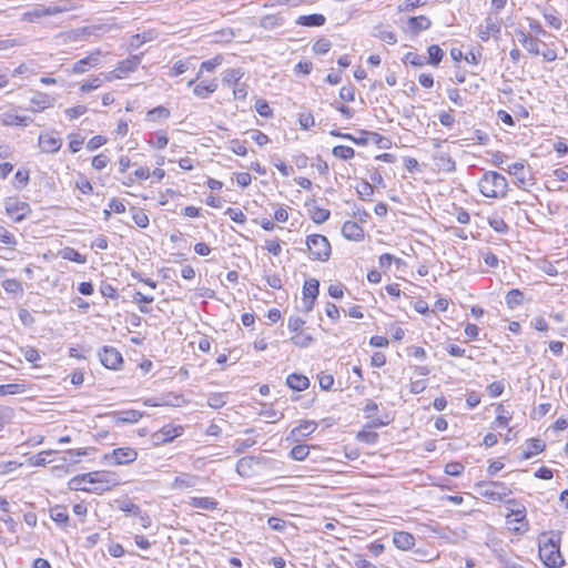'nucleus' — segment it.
I'll return each mask as SVG.
<instances>
[{
	"mask_svg": "<svg viewBox=\"0 0 568 568\" xmlns=\"http://www.w3.org/2000/svg\"><path fill=\"white\" fill-rule=\"evenodd\" d=\"M120 484V476L110 470L89 471L73 476V490L102 494Z\"/></svg>",
	"mask_w": 568,
	"mask_h": 568,
	"instance_id": "1",
	"label": "nucleus"
},
{
	"mask_svg": "<svg viewBox=\"0 0 568 568\" xmlns=\"http://www.w3.org/2000/svg\"><path fill=\"white\" fill-rule=\"evenodd\" d=\"M540 560L548 568H557L564 564L560 552V535L555 531L542 532L538 537Z\"/></svg>",
	"mask_w": 568,
	"mask_h": 568,
	"instance_id": "2",
	"label": "nucleus"
},
{
	"mask_svg": "<svg viewBox=\"0 0 568 568\" xmlns=\"http://www.w3.org/2000/svg\"><path fill=\"white\" fill-rule=\"evenodd\" d=\"M478 189L485 197L504 199L508 192V182L504 175L486 171L478 181Z\"/></svg>",
	"mask_w": 568,
	"mask_h": 568,
	"instance_id": "3",
	"label": "nucleus"
},
{
	"mask_svg": "<svg viewBox=\"0 0 568 568\" xmlns=\"http://www.w3.org/2000/svg\"><path fill=\"white\" fill-rule=\"evenodd\" d=\"M306 251L313 261L326 262L331 257L332 247L326 236L311 234L305 240Z\"/></svg>",
	"mask_w": 568,
	"mask_h": 568,
	"instance_id": "4",
	"label": "nucleus"
},
{
	"mask_svg": "<svg viewBox=\"0 0 568 568\" xmlns=\"http://www.w3.org/2000/svg\"><path fill=\"white\" fill-rule=\"evenodd\" d=\"M476 486L480 496L493 501H503L511 494V490L500 481H480Z\"/></svg>",
	"mask_w": 568,
	"mask_h": 568,
	"instance_id": "5",
	"label": "nucleus"
},
{
	"mask_svg": "<svg viewBox=\"0 0 568 568\" xmlns=\"http://www.w3.org/2000/svg\"><path fill=\"white\" fill-rule=\"evenodd\" d=\"M4 207L7 215L16 223L21 222L31 213L29 203L21 201L18 197L7 199Z\"/></svg>",
	"mask_w": 568,
	"mask_h": 568,
	"instance_id": "6",
	"label": "nucleus"
},
{
	"mask_svg": "<svg viewBox=\"0 0 568 568\" xmlns=\"http://www.w3.org/2000/svg\"><path fill=\"white\" fill-rule=\"evenodd\" d=\"M184 432L183 426L181 425H173L168 424L164 425L162 428L156 430L151 435V440L153 445L160 446L166 443H170L174 440L176 437L181 436Z\"/></svg>",
	"mask_w": 568,
	"mask_h": 568,
	"instance_id": "7",
	"label": "nucleus"
},
{
	"mask_svg": "<svg viewBox=\"0 0 568 568\" xmlns=\"http://www.w3.org/2000/svg\"><path fill=\"white\" fill-rule=\"evenodd\" d=\"M138 452L131 447H120L104 455V460L112 462L114 465H128L135 462Z\"/></svg>",
	"mask_w": 568,
	"mask_h": 568,
	"instance_id": "8",
	"label": "nucleus"
},
{
	"mask_svg": "<svg viewBox=\"0 0 568 568\" xmlns=\"http://www.w3.org/2000/svg\"><path fill=\"white\" fill-rule=\"evenodd\" d=\"M506 523L510 530L516 534H523L528 529V521L526 520V509L521 507L519 509H511L509 514L506 515Z\"/></svg>",
	"mask_w": 568,
	"mask_h": 568,
	"instance_id": "9",
	"label": "nucleus"
},
{
	"mask_svg": "<svg viewBox=\"0 0 568 568\" xmlns=\"http://www.w3.org/2000/svg\"><path fill=\"white\" fill-rule=\"evenodd\" d=\"M267 460L264 456H245L237 460L236 463V471L242 477H251L256 470L255 466L260 464H264Z\"/></svg>",
	"mask_w": 568,
	"mask_h": 568,
	"instance_id": "10",
	"label": "nucleus"
},
{
	"mask_svg": "<svg viewBox=\"0 0 568 568\" xmlns=\"http://www.w3.org/2000/svg\"><path fill=\"white\" fill-rule=\"evenodd\" d=\"M39 146L42 152L55 153L62 146V140L55 131L41 133L38 139Z\"/></svg>",
	"mask_w": 568,
	"mask_h": 568,
	"instance_id": "11",
	"label": "nucleus"
},
{
	"mask_svg": "<svg viewBox=\"0 0 568 568\" xmlns=\"http://www.w3.org/2000/svg\"><path fill=\"white\" fill-rule=\"evenodd\" d=\"M99 356L101 363L110 369H118L123 363L121 353L112 346H104Z\"/></svg>",
	"mask_w": 568,
	"mask_h": 568,
	"instance_id": "12",
	"label": "nucleus"
},
{
	"mask_svg": "<svg viewBox=\"0 0 568 568\" xmlns=\"http://www.w3.org/2000/svg\"><path fill=\"white\" fill-rule=\"evenodd\" d=\"M141 62V55L134 54L130 58L122 60L118 63V67L110 73L114 78L121 79L124 74L136 70Z\"/></svg>",
	"mask_w": 568,
	"mask_h": 568,
	"instance_id": "13",
	"label": "nucleus"
},
{
	"mask_svg": "<svg viewBox=\"0 0 568 568\" xmlns=\"http://www.w3.org/2000/svg\"><path fill=\"white\" fill-rule=\"evenodd\" d=\"M416 539L413 534L404 530H397L393 534V544L399 550H410L415 546Z\"/></svg>",
	"mask_w": 568,
	"mask_h": 568,
	"instance_id": "14",
	"label": "nucleus"
},
{
	"mask_svg": "<svg viewBox=\"0 0 568 568\" xmlns=\"http://www.w3.org/2000/svg\"><path fill=\"white\" fill-rule=\"evenodd\" d=\"M430 26L432 21L426 16L410 17L407 20L405 31L416 36L420 31L428 30Z\"/></svg>",
	"mask_w": 568,
	"mask_h": 568,
	"instance_id": "15",
	"label": "nucleus"
},
{
	"mask_svg": "<svg viewBox=\"0 0 568 568\" xmlns=\"http://www.w3.org/2000/svg\"><path fill=\"white\" fill-rule=\"evenodd\" d=\"M31 122V118L19 115L16 112L10 111L0 114V124L4 126H28Z\"/></svg>",
	"mask_w": 568,
	"mask_h": 568,
	"instance_id": "16",
	"label": "nucleus"
},
{
	"mask_svg": "<svg viewBox=\"0 0 568 568\" xmlns=\"http://www.w3.org/2000/svg\"><path fill=\"white\" fill-rule=\"evenodd\" d=\"M500 32V24L496 19L487 17L485 22L478 28V36L483 41H488L491 36Z\"/></svg>",
	"mask_w": 568,
	"mask_h": 568,
	"instance_id": "17",
	"label": "nucleus"
},
{
	"mask_svg": "<svg viewBox=\"0 0 568 568\" xmlns=\"http://www.w3.org/2000/svg\"><path fill=\"white\" fill-rule=\"evenodd\" d=\"M101 52L99 50L90 53L88 57L80 59L73 64V73H84L100 62Z\"/></svg>",
	"mask_w": 568,
	"mask_h": 568,
	"instance_id": "18",
	"label": "nucleus"
},
{
	"mask_svg": "<svg viewBox=\"0 0 568 568\" xmlns=\"http://www.w3.org/2000/svg\"><path fill=\"white\" fill-rule=\"evenodd\" d=\"M433 160L442 171L454 172L456 170V162L447 152H443L440 150L436 151L433 154Z\"/></svg>",
	"mask_w": 568,
	"mask_h": 568,
	"instance_id": "19",
	"label": "nucleus"
},
{
	"mask_svg": "<svg viewBox=\"0 0 568 568\" xmlns=\"http://www.w3.org/2000/svg\"><path fill=\"white\" fill-rule=\"evenodd\" d=\"M342 233L352 241H361L364 237L363 227L354 221H346L342 226Z\"/></svg>",
	"mask_w": 568,
	"mask_h": 568,
	"instance_id": "20",
	"label": "nucleus"
},
{
	"mask_svg": "<svg viewBox=\"0 0 568 568\" xmlns=\"http://www.w3.org/2000/svg\"><path fill=\"white\" fill-rule=\"evenodd\" d=\"M143 414L135 409L122 410L113 413L115 424H133L141 419Z\"/></svg>",
	"mask_w": 568,
	"mask_h": 568,
	"instance_id": "21",
	"label": "nucleus"
},
{
	"mask_svg": "<svg viewBox=\"0 0 568 568\" xmlns=\"http://www.w3.org/2000/svg\"><path fill=\"white\" fill-rule=\"evenodd\" d=\"M286 385L293 390L302 392L308 388L310 379L305 375L293 373L287 376Z\"/></svg>",
	"mask_w": 568,
	"mask_h": 568,
	"instance_id": "22",
	"label": "nucleus"
},
{
	"mask_svg": "<svg viewBox=\"0 0 568 568\" xmlns=\"http://www.w3.org/2000/svg\"><path fill=\"white\" fill-rule=\"evenodd\" d=\"M326 22V18L324 14L321 13H312V14H305L300 16L295 23L303 27H322Z\"/></svg>",
	"mask_w": 568,
	"mask_h": 568,
	"instance_id": "23",
	"label": "nucleus"
},
{
	"mask_svg": "<svg viewBox=\"0 0 568 568\" xmlns=\"http://www.w3.org/2000/svg\"><path fill=\"white\" fill-rule=\"evenodd\" d=\"M518 41L524 45V48L528 52H530L532 54H539V45H540L539 39L534 38L524 31H520L518 33Z\"/></svg>",
	"mask_w": 568,
	"mask_h": 568,
	"instance_id": "24",
	"label": "nucleus"
},
{
	"mask_svg": "<svg viewBox=\"0 0 568 568\" xmlns=\"http://www.w3.org/2000/svg\"><path fill=\"white\" fill-rule=\"evenodd\" d=\"M244 72L241 68L226 69L222 74V83L226 87L237 85Z\"/></svg>",
	"mask_w": 568,
	"mask_h": 568,
	"instance_id": "25",
	"label": "nucleus"
},
{
	"mask_svg": "<svg viewBox=\"0 0 568 568\" xmlns=\"http://www.w3.org/2000/svg\"><path fill=\"white\" fill-rule=\"evenodd\" d=\"M31 106L29 110L32 112H41L52 105V99L42 93L34 94L30 100Z\"/></svg>",
	"mask_w": 568,
	"mask_h": 568,
	"instance_id": "26",
	"label": "nucleus"
},
{
	"mask_svg": "<svg viewBox=\"0 0 568 568\" xmlns=\"http://www.w3.org/2000/svg\"><path fill=\"white\" fill-rule=\"evenodd\" d=\"M317 428V423L314 420H303L298 426L291 430V436L294 438L305 437L314 433Z\"/></svg>",
	"mask_w": 568,
	"mask_h": 568,
	"instance_id": "27",
	"label": "nucleus"
},
{
	"mask_svg": "<svg viewBox=\"0 0 568 568\" xmlns=\"http://www.w3.org/2000/svg\"><path fill=\"white\" fill-rule=\"evenodd\" d=\"M189 505L204 510H215L219 501L212 497H191Z\"/></svg>",
	"mask_w": 568,
	"mask_h": 568,
	"instance_id": "28",
	"label": "nucleus"
},
{
	"mask_svg": "<svg viewBox=\"0 0 568 568\" xmlns=\"http://www.w3.org/2000/svg\"><path fill=\"white\" fill-rule=\"evenodd\" d=\"M199 483V477L192 474H181L174 478L172 486L174 488H190L196 486Z\"/></svg>",
	"mask_w": 568,
	"mask_h": 568,
	"instance_id": "29",
	"label": "nucleus"
},
{
	"mask_svg": "<svg viewBox=\"0 0 568 568\" xmlns=\"http://www.w3.org/2000/svg\"><path fill=\"white\" fill-rule=\"evenodd\" d=\"M546 444L539 438H530L527 440V450L523 453V459H529L532 456L541 453Z\"/></svg>",
	"mask_w": 568,
	"mask_h": 568,
	"instance_id": "30",
	"label": "nucleus"
},
{
	"mask_svg": "<svg viewBox=\"0 0 568 568\" xmlns=\"http://www.w3.org/2000/svg\"><path fill=\"white\" fill-rule=\"evenodd\" d=\"M54 457L52 459L54 460V465L52 466V473L57 477H61L69 473L70 470V464L67 462L65 457L59 453H54Z\"/></svg>",
	"mask_w": 568,
	"mask_h": 568,
	"instance_id": "31",
	"label": "nucleus"
},
{
	"mask_svg": "<svg viewBox=\"0 0 568 568\" xmlns=\"http://www.w3.org/2000/svg\"><path fill=\"white\" fill-rule=\"evenodd\" d=\"M50 517L60 526H67L69 521V514L65 506L57 505L50 508Z\"/></svg>",
	"mask_w": 568,
	"mask_h": 568,
	"instance_id": "32",
	"label": "nucleus"
},
{
	"mask_svg": "<svg viewBox=\"0 0 568 568\" xmlns=\"http://www.w3.org/2000/svg\"><path fill=\"white\" fill-rule=\"evenodd\" d=\"M193 87V93L200 99H207L217 89V83L212 81L209 84L195 83Z\"/></svg>",
	"mask_w": 568,
	"mask_h": 568,
	"instance_id": "33",
	"label": "nucleus"
},
{
	"mask_svg": "<svg viewBox=\"0 0 568 568\" xmlns=\"http://www.w3.org/2000/svg\"><path fill=\"white\" fill-rule=\"evenodd\" d=\"M525 165L523 162H516L506 169V172L510 175H514L517 180V184L520 187H524L526 185V176L524 174Z\"/></svg>",
	"mask_w": 568,
	"mask_h": 568,
	"instance_id": "34",
	"label": "nucleus"
},
{
	"mask_svg": "<svg viewBox=\"0 0 568 568\" xmlns=\"http://www.w3.org/2000/svg\"><path fill=\"white\" fill-rule=\"evenodd\" d=\"M505 301L508 308L514 310L524 303L525 295L520 290L513 288L506 294Z\"/></svg>",
	"mask_w": 568,
	"mask_h": 568,
	"instance_id": "35",
	"label": "nucleus"
},
{
	"mask_svg": "<svg viewBox=\"0 0 568 568\" xmlns=\"http://www.w3.org/2000/svg\"><path fill=\"white\" fill-rule=\"evenodd\" d=\"M372 36L388 44H395L397 42L396 34L392 30L383 28V26L375 27Z\"/></svg>",
	"mask_w": 568,
	"mask_h": 568,
	"instance_id": "36",
	"label": "nucleus"
},
{
	"mask_svg": "<svg viewBox=\"0 0 568 568\" xmlns=\"http://www.w3.org/2000/svg\"><path fill=\"white\" fill-rule=\"evenodd\" d=\"M320 293V282L316 278H308L303 285V296L308 297L313 301L317 298Z\"/></svg>",
	"mask_w": 568,
	"mask_h": 568,
	"instance_id": "37",
	"label": "nucleus"
},
{
	"mask_svg": "<svg viewBox=\"0 0 568 568\" xmlns=\"http://www.w3.org/2000/svg\"><path fill=\"white\" fill-rule=\"evenodd\" d=\"M97 453L98 450L94 447L73 449V465L81 463L82 458L93 460L97 456Z\"/></svg>",
	"mask_w": 568,
	"mask_h": 568,
	"instance_id": "38",
	"label": "nucleus"
},
{
	"mask_svg": "<svg viewBox=\"0 0 568 568\" xmlns=\"http://www.w3.org/2000/svg\"><path fill=\"white\" fill-rule=\"evenodd\" d=\"M428 59L426 62L432 65H438L444 57L443 50L437 44H432L427 49Z\"/></svg>",
	"mask_w": 568,
	"mask_h": 568,
	"instance_id": "39",
	"label": "nucleus"
},
{
	"mask_svg": "<svg viewBox=\"0 0 568 568\" xmlns=\"http://www.w3.org/2000/svg\"><path fill=\"white\" fill-rule=\"evenodd\" d=\"M310 215L314 223L322 224L329 219L331 212L329 210L314 206L312 210H310Z\"/></svg>",
	"mask_w": 568,
	"mask_h": 568,
	"instance_id": "40",
	"label": "nucleus"
},
{
	"mask_svg": "<svg viewBox=\"0 0 568 568\" xmlns=\"http://www.w3.org/2000/svg\"><path fill=\"white\" fill-rule=\"evenodd\" d=\"M227 393H212L207 397V405L211 408L219 409L226 404Z\"/></svg>",
	"mask_w": 568,
	"mask_h": 568,
	"instance_id": "41",
	"label": "nucleus"
},
{
	"mask_svg": "<svg viewBox=\"0 0 568 568\" xmlns=\"http://www.w3.org/2000/svg\"><path fill=\"white\" fill-rule=\"evenodd\" d=\"M132 220L141 229H145L150 224L149 216L141 209L132 207Z\"/></svg>",
	"mask_w": 568,
	"mask_h": 568,
	"instance_id": "42",
	"label": "nucleus"
},
{
	"mask_svg": "<svg viewBox=\"0 0 568 568\" xmlns=\"http://www.w3.org/2000/svg\"><path fill=\"white\" fill-rule=\"evenodd\" d=\"M54 455L51 452H41L37 455H33L29 458V464L31 466H44L47 463H53L55 459H48V457Z\"/></svg>",
	"mask_w": 568,
	"mask_h": 568,
	"instance_id": "43",
	"label": "nucleus"
},
{
	"mask_svg": "<svg viewBox=\"0 0 568 568\" xmlns=\"http://www.w3.org/2000/svg\"><path fill=\"white\" fill-rule=\"evenodd\" d=\"M403 62L406 63V64H410L413 67H423L425 65L427 62H426V58L424 55H420L418 53H415V52H407L404 57H403Z\"/></svg>",
	"mask_w": 568,
	"mask_h": 568,
	"instance_id": "44",
	"label": "nucleus"
},
{
	"mask_svg": "<svg viewBox=\"0 0 568 568\" xmlns=\"http://www.w3.org/2000/svg\"><path fill=\"white\" fill-rule=\"evenodd\" d=\"M310 454V447L307 445H296L290 452V457L294 460H305Z\"/></svg>",
	"mask_w": 568,
	"mask_h": 568,
	"instance_id": "45",
	"label": "nucleus"
},
{
	"mask_svg": "<svg viewBox=\"0 0 568 568\" xmlns=\"http://www.w3.org/2000/svg\"><path fill=\"white\" fill-rule=\"evenodd\" d=\"M333 155L343 160H349L354 158L355 151L351 146L346 145H336L333 148L332 151Z\"/></svg>",
	"mask_w": 568,
	"mask_h": 568,
	"instance_id": "46",
	"label": "nucleus"
},
{
	"mask_svg": "<svg viewBox=\"0 0 568 568\" xmlns=\"http://www.w3.org/2000/svg\"><path fill=\"white\" fill-rule=\"evenodd\" d=\"M291 342L295 346L306 348L312 344L313 337L310 334H303L302 332H297V334L291 337Z\"/></svg>",
	"mask_w": 568,
	"mask_h": 568,
	"instance_id": "47",
	"label": "nucleus"
},
{
	"mask_svg": "<svg viewBox=\"0 0 568 568\" xmlns=\"http://www.w3.org/2000/svg\"><path fill=\"white\" fill-rule=\"evenodd\" d=\"M356 192L362 200H367L374 194V187L369 182L362 180L356 186Z\"/></svg>",
	"mask_w": 568,
	"mask_h": 568,
	"instance_id": "48",
	"label": "nucleus"
},
{
	"mask_svg": "<svg viewBox=\"0 0 568 568\" xmlns=\"http://www.w3.org/2000/svg\"><path fill=\"white\" fill-rule=\"evenodd\" d=\"M2 287L7 293L17 294L22 293L23 288L20 281L16 278H7L2 282Z\"/></svg>",
	"mask_w": 568,
	"mask_h": 568,
	"instance_id": "49",
	"label": "nucleus"
},
{
	"mask_svg": "<svg viewBox=\"0 0 568 568\" xmlns=\"http://www.w3.org/2000/svg\"><path fill=\"white\" fill-rule=\"evenodd\" d=\"M224 58L221 54L215 55L210 60H205L201 63V71L213 72L223 62Z\"/></svg>",
	"mask_w": 568,
	"mask_h": 568,
	"instance_id": "50",
	"label": "nucleus"
},
{
	"mask_svg": "<svg viewBox=\"0 0 568 568\" xmlns=\"http://www.w3.org/2000/svg\"><path fill=\"white\" fill-rule=\"evenodd\" d=\"M0 242L10 248H14L17 240L3 225L0 224Z\"/></svg>",
	"mask_w": 568,
	"mask_h": 568,
	"instance_id": "51",
	"label": "nucleus"
},
{
	"mask_svg": "<svg viewBox=\"0 0 568 568\" xmlns=\"http://www.w3.org/2000/svg\"><path fill=\"white\" fill-rule=\"evenodd\" d=\"M150 143L154 148H156L159 150H162V149H164L168 145L169 138H168V135L164 132H156L151 138Z\"/></svg>",
	"mask_w": 568,
	"mask_h": 568,
	"instance_id": "52",
	"label": "nucleus"
},
{
	"mask_svg": "<svg viewBox=\"0 0 568 568\" xmlns=\"http://www.w3.org/2000/svg\"><path fill=\"white\" fill-rule=\"evenodd\" d=\"M170 116V110L160 105L150 110L146 114L148 120L155 121L158 118L168 119Z\"/></svg>",
	"mask_w": 568,
	"mask_h": 568,
	"instance_id": "53",
	"label": "nucleus"
},
{
	"mask_svg": "<svg viewBox=\"0 0 568 568\" xmlns=\"http://www.w3.org/2000/svg\"><path fill=\"white\" fill-rule=\"evenodd\" d=\"M255 444L256 440L254 438L236 439L234 443V453L240 455Z\"/></svg>",
	"mask_w": 568,
	"mask_h": 568,
	"instance_id": "54",
	"label": "nucleus"
},
{
	"mask_svg": "<svg viewBox=\"0 0 568 568\" xmlns=\"http://www.w3.org/2000/svg\"><path fill=\"white\" fill-rule=\"evenodd\" d=\"M465 467L459 462H450L445 466V473L453 477H458L463 474Z\"/></svg>",
	"mask_w": 568,
	"mask_h": 568,
	"instance_id": "55",
	"label": "nucleus"
},
{
	"mask_svg": "<svg viewBox=\"0 0 568 568\" xmlns=\"http://www.w3.org/2000/svg\"><path fill=\"white\" fill-rule=\"evenodd\" d=\"M255 110L263 118H271L273 115V111H272L271 106L263 99H258L255 102Z\"/></svg>",
	"mask_w": 568,
	"mask_h": 568,
	"instance_id": "56",
	"label": "nucleus"
},
{
	"mask_svg": "<svg viewBox=\"0 0 568 568\" xmlns=\"http://www.w3.org/2000/svg\"><path fill=\"white\" fill-rule=\"evenodd\" d=\"M119 508L122 511L133 515V516L141 515V508L136 504L132 503L131 500L121 501L119 505Z\"/></svg>",
	"mask_w": 568,
	"mask_h": 568,
	"instance_id": "57",
	"label": "nucleus"
},
{
	"mask_svg": "<svg viewBox=\"0 0 568 568\" xmlns=\"http://www.w3.org/2000/svg\"><path fill=\"white\" fill-rule=\"evenodd\" d=\"M332 43L328 39L322 38L313 44V51L316 54H325L329 51Z\"/></svg>",
	"mask_w": 568,
	"mask_h": 568,
	"instance_id": "58",
	"label": "nucleus"
},
{
	"mask_svg": "<svg viewBox=\"0 0 568 568\" xmlns=\"http://www.w3.org/2000/svg\"><path fill=\"white\" fill-rule=\"evenodd\" d=\"M393 262L400 264L402 260L395 257L394 255H392L389 253L382 254L378 260L379 267L383 270L389 268V266L392 265Z\"/></svg>",
	"mask_w": 568,
	"mask_h": 568,
	"instance_id": "59",
	"label": "nucleus"
},
{
	"mask_svg": "<svg viewBox=\"0 0 568 568\" xmlns=\"http://www.w3.org/2000/svg\"><path fill=\"white\" fill-rule=\"evenodd\" d=\"M103 80L100 77L92 78L85 82H83L80 87V90L83 93L90 92L101 87Z\"/></svg>",
	"mask_w": 568,
	"mask_h": 568,
	"instance_id": "60",
	"label": "nucleus"
},
{
	"mask_svg": "<svg viewBox=\"0 0 568 568\" xmlns=\"http://www.w3.org/2000/svg\"><path fill=\"white\" fill-rule=\"evenodd\" d=\"M298 122L304 130H310L315 125V119L311 112L300 113Z\"/></svg>",
	"mask_w": 568,
	"mask_h": 568,
	"instance_id": "61",
	"label": "nucleus"
},
{
	"mask_svg": "<svg viewBox=\"0 0 568 568\" xmlns=\"http://www.w3.org/2000/svg\"><path fill=\"white\" fill-rule=\"evenodd\" d=\"M23 385L21 384H6L0 385V396L9 395V394H19L23 392Z\"/></svg>",
	"mask_w": 568,
	"mask_h": 568,
	"instance_id": "62",
	"label": "nucleus"
},
{
	"mask_svg": "<svg viewBox=\"0 0 568 568\" xmlns=\"http://www.w3.org/2000/svg\"><path fill=\"white\" fill-rule=\"evenodd\" d=\"M357 439L366 444H375L378 440V434L372 430H362L357 434Z\"/></svg>",
	"mask_w": 568,
	"mask_h": 568,
	"instance_id": "63",
	"label": "nucleus"
},
{
	"mask_svg": "<svg viewBox=\"0 0 568 568\" xmlns=\"http://www.w3.org/2000/svg\"><path fill=\"white\" fill-rule=\"evenodd\" d=\"M354 568H378L375 564L371 562L361 555L354 558Z\"/></svg>",
	"mask_w": 568,
	"mask_h": 568,
	"instance_id": "64",
	"label": "nucleus"
}]
</instances>
